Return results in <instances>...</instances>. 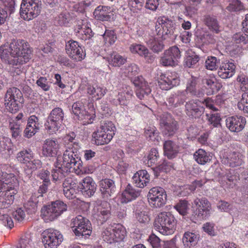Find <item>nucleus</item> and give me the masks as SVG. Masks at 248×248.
<instances>
[{"label": "nucleus", "mask_w": 248, "mask_h": 248, "mask_svg": "<svg viewBox=\"0 0 248 248\" xmlns=\"http://www.w3.org/2000/svg\"><path fill=\"white\" fill-rule=\"evenodd\" d=\"M31 52L29 44L23 40H14L0 47V58L11 66L10 70L14 75L23 72V65L31 59Z\"/></svg>", "instance_id": "1"}, {"label": "nucleus", "mask_w": 248, "mask_h": 248, "mask_svg": "<svg viewBox=\"0 0 248 248\" xmlns=\"http://www.w3.org/2000/svg\"><path fill=\"white\" fill-rule=\"evenodd\" d=\"M175 30V23L173 20L165 16L158 17L155 22L154 35L147 42L148 46L155 52L162 51L164 47L163 41L172 34Z\"/></svg>", "instance_id": "2"}, {"label": "nucleus", "mask_w": 248, "mask_h": 248, "mask_svg": "<svg viewBox=\"0 0 248 248\" xmlns=\"http://www.w3.org/2000/svg\"><path fill=\"white\" fill-rule=\"evenodd\" d=\"M18 185L17 178L13 173H7L0 169V207L7 208L13 203Z\"/></svg>", "instance_id": "3"}, {"label": "nucleus", "mask_w": 248, "mask_h": 248, "mask_svg": "<svg viewBox=\"0 0 248 248\" xmlns=\"http://www.w3.org/2000/svg\"><path fill=\"white\" fill-rule=\"evenodd\" d=\"M76 151L71 148V145H68V149H66L63 155L58 156V164L62 166L64 171H74L78 175L91 173V170L83 167L82 161L75 154Z\"/></svg>", "instance_id": "4"}, {"label": "nucleus", "mask_w": 248, "mask_h": 248, "mask_svg": "<svg viewBox=\"0 0 248 248\" xmlns=\"http://www.w3.org/2000/svg\"><path fill=\"white\" fill-rule=\"evenodd\" d=\"M116 127L109 121L101 122L100 126L92 134V141L96 145L109 143L115 134Z\"/></svg>", "instance_id": "5"}, {"label": "nucleus", "mask_w": 248, "mask_h": 248, "mask_svg": "<svg viewBox=\"0 0 248 248\" xmlns=\"http://www.w3.org/2000/svg\"><path fill=\"white\" fill-rule=\"evenodd\" d=\"M176 220L169 212L159 213L154 221L155 229L165 235L172 234L175 230Z\"/></svg>", "instance_id": "6"}, {"label": "nucleus", "mask_w": 248, "mask_h": 248, "mask_svg": "<svg viewBox=\"0 0 248 248\" xmlns=\"http://www.w3.org/2000/svg\"><path fill=\"white\" fill-rule=\"evenodd\" d=\"M126 235L124 227L120 224L109 226L102 230L101 238L108 244L119 243L123 241Z\"/></svg>", "instance_id": "7"}, {"label": "nucleus", "mask_w": 248, "mask_h": 248, "mask_svg": "<svg viewBox=\"0 0 248 248\" xmlns=\"http://www.w3.org/2000/svg\"><path fill=\"white\" fill-rule=\"evenodd\" d=\"M86 100L82 99L72 105L73 113L77 116L78 120L82 121L84 124H91L95 117V112L92 103L88 104V110H86L85 103Z\"/></svg>", "instance_id": "8"}, {"label": "nucleus", "mask_w": 248, "mask_h": 248, "mask_svg": "<svg viewBox=\"0 0 248 248\" xmlns=\"http://www.w3.org/2000/svg\"><path fill=\"white\" fill-rule=\"evenodd\" d=\"M41 9V0H22L20 9V16L25 20H32L40 15Z\"/></svg>", "instance_id": "9"}, {"label": "nucleus", "mask_w": 248, "mask_h": 248, "mask_svg": "<svg viewBox=\"0 0 248 248\" xmlns=\"http://www.w3.org/2000/svg\"><path fill=\"white\" fill-rule=\"evenodd\" d=\"M23 102L22 93L16 87L9 88L4 96V106L6 110L12 113L16 112L19 109L20 104Z\"/></svg>", "instance_id": "10"}, {"label": "nucleus", "mask_w": 248, "mask_h": 248, "mask_svg": "<svg viewBox=\"0 0 248 248\" xmlns=\"http://www.w3.org/2000/svg\"><path fill=\"white\" fill-rule=\"evenodd\" d=\"M64 118V112L60 108H56L52 110L45 124L46 129L49 134L56 133L63 127L62 125Z\"/></svg>", "instance_id": "11"}, {"label": "nucleus", "mask_w": 248, "mask_h": 248, "mask_svg": "<svg viewBox=\"0 0 248 248\" xmlns=\"http://www.w3.org/2000/svg\"><path fill=\"white\" fill-rule=\"evenodd\" d=\"M67 210V205L63 202L57 201L51 204L46 205L41 209V216L46 222L56 219Z\"/></svg>", "instance_id": "12"}, {"label": "nucleus", "mask_w": 248, "mask_h": 248, "mask_svg": "<svg viewBox=\"0 0 248 248\" xmlns=\"http://www.w3.org/2000/svg\"><path fill=\"white\" fill-rule=\"evenodd\" d=\"M71 227L75 235L79 238H86L92 233V227L90 221L80 215L72 219Z\"/></svg>", "instance_id": "13"}, {"label": "nucleus", "mask_w": 248, "mask_h": 248, "mask_svg": "<svg viewBox=\"0 0 248 248\" xmlns=\"http://www.w3.org/2000/svg\"><path fill=\"white\" fill-rule=\"evenodd\" d=\"M16 157L18 162L25 164V167L31 172L42 167L41 160L34 158V154L30 149H24L19 152Z\"/></svg>", "instance_id": "14"}, {"label": "nucleus", "mask_w": 248, "mask_h": 248, "mask_svg": "<svg viewBox=\"0 0 248 248\" xmlns=\"http://www.w3.org/2000/svg\"><path fill=\"white\" fill-rule=\"evenodd\" d=\"M41 238L45 248H57L63 241V236L60 232L51 228L44 231Z\"/></svg>", "instance_id": "15"}, {"label": "nucleus", "mask_w": 248, "mask_h": 248, "mask_svg": "<svg viewBox=\"0 0 248 248\" xmlns=\"http://www.w3.org/2000/svg\"><path fill=\"white\" fill-rule=\"evenodd\" d=\"M192 207L195 209V215L200 219L208 218L212 212L211 204L205 198L195 199L192 203Z\"/></svg>", "instance_id": "16"}, {"label": "nucleus", "mask_w": 248, "mask_h": 248, "mask_svg": "<svg viewBox=\"0 0 248 248\" xmlns=\"http://www.w3.org/2000/svg\"><path fill=\"white\" fill-rule=\"evenodd\" d=\"M148 201L151 206L157 208L163 206L167 201V194L165 190L161 187L151 188L148 194Z\"/></svg>", "instance_id": "17"}, {"label": "nucleus", "mask_w": 248, "mask_h": 248, "mask_svg": "<svg viewBox=\"0 0 248 248\" xmlns=\"http://www.w3.org/2000/svg\"><path fill=\"white\" fill-rule=\"evenodd\" d=\"M180 58L179 49L178 47L173 46L164 51L160 58V62L163 66H175L178 65Z\"/></svg>", "instance_id": "18"}, {"label": "nucleus", "mask_w": 248, "mask_h": 248, "mask_svg": "<svg viewBox=\"0 0 248 248\" xmlns=\"http://www.w3.org/2000/svg\"><path fill=\"white\" fill-rule=\"evenodd\" d=\"M158 83L161 89L168 90L179 84V77L175 72H168L160 76Z\"/></svg>", "instance_id": "19"}, {"label": "nucleus", "mask_w": 248, "mask_h": 248, "mask_svg": "<svg viewBox=\"0 0 248 248\" xmlns=\"http://www.w3.org/2000/svg\"><path fill=\"white\" fill-rule=\"evenodd\" d=\"M65 49L68 56L75 61H81L85 57L83 48L77 41H69L66 44Z\"/></svg>", "instance_id": "20"}, {"label": "nucleus", "mask_w": 248, "mask_h": 248, "mask_svg": "<svg viewBox=\"0 0 248 248\" xmlns=\"http://www.w3.org/2000/svg\"><path fill=\"white\" fill-rule=\"evenodd\" d=\"M133 97V91L132 88L127 85H123L118 91L116 98L113 99V102L121 106H127L130 100Z\"/></svg>", "instance_id": "21"}, {"label": "nucleus", "mask_w": 248, "mask_h": 248, "mask_svg": "<svg viewBox=\"0 0 248 248\" xmlns=\"http://www.w3.org/2000/svg\"><path fill=\"white\" fill-rule=\"evenodd\" d=\"M202 103L198 99L191 100L186 104V114L191 118H197L203 113L204 108L201 106Z\"/></svg>", "instance_id": "22"}, {"label": "nucleus", "mask_w": 248, "mask_h": 248, "mask_svg": "<svg viewBox=\"0 0 248 248\" xmlns=\"http://www.w3.org/2000/svg\"><path fill=\"white\" fill-rule=\"evenodd\" d=\"M246 123L245 118L241 116H233L226 120L227 127L232 132H238L243 129Z\"/></svg>", "instance_id": "23"}, {"label": "nucleus", "mask_w": 248, "mask_h": 248, "mask_svg": "<svg viewBox=\"0 0 248 248\" xmlns=\"http://www.w3.org/2000/svg\"><path fill=\"white\" fill-rule=\"evenodd\" d=\"M160 125L163 129L164 134L168 136L173 135L178 128L177 122L168 114L161 119Z\"/></svg>", "instance_id": "24"}, {"label": "nucleus", "mask_w": 248, "mask_h": 248, "mask_svg": "<svg viewBox=\"0 0 248 248\" xmlns=\"http://www.w3.org/2000/svg\"><path fill=\"white\" fill-rule=\"evenodd\" d=\"M78 190L86 197L93 195L96 189V185L93 180L89 176L84 178L78 185Z\"/></svg>", "instance_id": "25"}, {"label": "nucleus", "mask_w": 248, "mask_h": 248, "mask_svg": "<svg viewBox=\"0 0 248 248\" xmlns=\"http://www.w3.org/2000/svg\"><path fill=\"white\" fill-rule=\"evenodd\" d=\"M75 31L77 36L83 40L90 39L93 36V31L90 25L83 20H79L76 25Z\"/></svg>", "instance_id": "26"}, {"label": "nucleus", "mask_w": 248, "mask_h": 248, "mask_svg": "<svg viewBox=\"0 0 248 248\" xmlns=\"http://www.w3.org/2000/svg\"><path fill=\"white\" fill-rule=\"evenodd\" d=\"M133 83L136 87V95L140 99H143L151 93V90L148 83L143 78H137Z\"/></svg>", "instance_id": "27"}, {"label": "nucleus", "mask_w": 248, "mask_h": 248, "mask_svg": "<svg viewBox=\"0 0 248 248\" xmlns=\"http://www.w3.org/2000/svg\"><path fill=\"white\" fill-rule=\"evenodd\" d=\"M59 149V144L56 140L47 139L45 140L42 153L46 156H54L57 155Z\"/></svg>", "instance_id": "28"}, {"label": "nucleus", "mask_w": 248, "mask_h": 248, "mask_svg": "<svg viewBox=\"0 0 248 248\" xmlns=\"http://www.w3.org/2000/svg\"><path fill=\"white\" fill-rule=\"evenodd\" d=\"M107 89L102 85H89L87 87V93L93 100H98L102 98L107 93Z\"/></svg>", "instance_id": "29"}, {"label": "nucleus", "mask_w": 248, "mask_h": 248, "mask_svg": "<svg viewBox=\"0 0 248 248\" xmlns=\"http://www.w3.org/2000/svg\"><path fill=\"white\" fill-rule=\"evenodd\" d=\"M200 234L194 231L186 232L183 236L182 240L183 248H192L198 243Z\"/></svg>", "instance_id": "30"}, {"label": "nucleus", "mask_w": 248, "mask_h": 248, "mask_svg": "<svg viewBox=\"0 0 248 248\" xmlns=\"http://www.w3.org/2000/svg\"><path fill=\"white\" fill-rule=\"evenodd\" d=\"M39 119L35 115L31 116L28 120L27 127L24 130V136L30 138L35 134L40 128Z\"/></svg>", "instance_id": "31"}, {"label": "nucleus", "mask_w": 248, "mask_h": 248, "mask_svg": "<svg viewBox=\"0 0 248 248\" xmlns=\"http://www.w3.org/2000/svg\"><path fill=\"white\" fill-rule=\"evenodd\" d=\"M95 216L97 220L101 223L105 222L109 217L110 215V206L107 202H102L96 207Z\"/></svg>", "instance_id": "32"}, {"label": "nucleus", "mask_w": 248, "mask_h": 248, "mask_svg": "<svg viewBox=\"0 0 248 248\" xmlns=\"http://www.w3.org/2000/svg\"><path fill=\"white\" fill-rule=\"evenodd\" d=\"M63 192L65 196L69 199H73L76 197L77 186V182L71 177L66 178L62 184Z\"/></svg>", "instance_id": "33"}, {"label": "nucleus", "mask_w": 248, "mask_h": 248, "mask_svg": "<svg viewBox=\"0 0 248 248\" xmlns=\"http://www.w3.org/2000/svg\"><path fill=\"white\" fill-rule=\"evenodd\" d=\"M100 190L104 198H108L115 192V186L113 180L109 179L100 181Z\"/></svg>", "instance_id": "34"}, {"label": "nucleus", "mask_w": 248, "mask_h": 248, "mask_svg": "<svg viewBox=\"0 0 248 248\" xmlns=\"http://www.w3.org/2000/svg\"><path fill=\"white\" fill-rule=\"evenodd\" d=\"M133 183L137 187L143 188L150 181V175L147 170H140L134 174L132 177Z\"/></svg>", "instance_id": "35"}, {"label": "nucleus", "mask_w": 248, "mask_h": 248, "mask_svg": "<svg viewBox=\"0 0 248 248\" xmlns=\"http://www.w3.org/2000/svg\"><path fill=\"white\" fill-rule=\"evenodd\" d=\"M235 69V66L232 62H224L220 65L217 74L222 78H230L234 74Z\"/></svg>", "instance_id": "36"}, {"label": "nucleus", "mask_w": 248, "mask_h": 248, "mask_svg": "<svg viewBox=\"0 0 248 248\" xmlns=\"http://www.w3.org/2000/svg\"><path fill=\"white\" fill-rule=\"evenodd\" d=\"M93 15L97 20L108 21L112 18L113 14L110 7L100 5L95 9Z\"/></svg>", "instance_id": "37"}, {"label": "nucleus", "mask_w": 248, "mask_h": 248, "mask_svg": "<svg viewBox=\"0 0 248 248\" xmlns=\"http://www.w3.org/2000/svg\"><path fill=\"white\" fill-rule=\"evenodd\" d=\"M130 52L133 54H138L140 56L144 57L149 62H151L154 57L149 53L148 49L143 45L138 44H132L129 47Z\"/></svg>", "instance_id": "38"}, {"label": "nucleus", "mask_w": 248, "mask_h": 248, "mask_svg": "<svg viewBox=\"0 0 248 248\" xmlns=\"http://www.w3.org/2000/svg\"><path fill=\"white\" fill-rule=\"evenodd\" d=\"M198 79L194 77H191L188 79L186 88L184 92H186V95L189 94L191 96H195L200 97L202 94V93L200 91L198 85Z\"/></svg>", "instance_id": "39"}, {"label": "nucleus", "mask_w": 248, "mask_h": 248, "mask_svg": "<svg viewBox=\"0 0 248 248\" xmlns=\"http://www.w3.org/2000/svg\"><path fill=\"white\" fill-rule=\"evenodd\" d=\"M203 83L207 89V94L211 95L218 91L221 87L214 76H209L203 80Z\"/></svg>", "instance_id": "40"}, {"label": "nucleus", "mask_w": 248, "mask_h": 248, "mask_svg": "<svg viewBox=\"0 0 248 248\" xmlns=\"http://www.w3.org/2000/svg\"><path fill=\"white\" fill-rule=\"evenodd\" d=\"M140 195L139 191L136 190L130 185H128L122 193L120 201L122 203H127L132 200L135 199Z\"/></svg>", "instance_id": "41"}, {"label": "nucleus", "mask_w": 248, "mask_h": 248, "mask_svg": "<svg viewBox=\"0 0 248 248\" xmlns=\"http://www.w3.org/2000/svg\"><path fill=\"white\" fill-rule=\"evenodd\" d=\"M245 155L239 152H231L226 156L227 163L230 166L234 167L241 165L244 162Z\"/></svg>", "instance_id": "42"}, {"label": "nucleus", "mask_w": 248, "mask_h": 248, "mask_svg": "<svg viewBox=\"0 0 248 248\" xmlns=\"http://www.w3.org/2000/svg\"><path fill=\"white\" fill-rule=\"evenodd\" d=\"M203 21L208 29L213 33L217 34L221 31V27L216 17L210 16H206L204 17Z\"/></svg>", "instance_id": "43"}, {"label": "nucleus", "mask_w": 248, "mask_h": 248, "mask_svg": "<svg viewBox=\"0 0 248 248\" xmlns=\"http://www.w3.org/2000/svg\"><path fill=\"white\" fill-rule=\"evenodd\" d=\"M188 97L186 95V92L179 91L170 94L168 98V102L170 106L177 107L184 102Z\"/></svg>", "instance_id": "44"}, {"label": "nucleus", "mask_w": 248, "mask_h": 248, "mask_svg": "<svg viewBox=\"0 0 248 248\" xmlns=\"http://www.w3.org/2000/svg\"><path fill=\"white\" fill-rule=\"evenodd\" d=\"M40 198H42L41 195L33 194L28 202L25 203L24 207L28 214H32L37 211Z\"/></svg>", "instance_id": "45"}, {"label": "nucleus", "mask_w": 248, "mask_h": 248, "mask_svg": "<svg viewBox=\"0 0 248 248\" xmlns=\"http://www.w3.org/2000/svg\"><path fill=\"white\" fill-rule=\"evenodd\" d=\"M179 147L171 140L166 141L164 144V155L169 158L176 156L179 152Z\"/></svg>", "instance_id": "46"}, {"label": "nucleus", "mask_w": 248, "mask_h": 248, "mask_svg": "<svg viewBox=\"0 0 248 248\" xmlns=\"http://www.w3.org/2000/svg\"><path fill=\"white\" fill-rule=\"evenodd\" d=\"M194 157L198 163L204 165L211 161L212 156L205 150L200 149L194 153Z\"/></svg>", "instance_id": "47"}, {"label": "nucleus", "mask_w": 248, "mask_h": 248, "mask_svg": "<svg viewBox=\"0 0 248 248\" xmlns=\"http://www.w3.org/2000/svg\"><path fill=\"white\" fill-rule=\"evenodd\" d=\"M72 20V17L67 10H64L55 18V23L59 26L67 27Z\"/></svg>", "instance_id": "48"}, {"label": "nucleus", "mask_w": 248, "mask_h": 248, "mask_svg": "<svg viewBox=\"0 0 248 248\" xmlns=\"http://www.w3.org/2000/svg\"><path fill=\"white\" fill-rule=\"evenodd\" d=\"M173 6L178 12L183 13L186 16L189 17H192L197 13V10L195 7L186 6L181 2L174 4Z\"/></svg>", "instance_id": "49"}, {"label": "nucleus", "mask_w": 248, "mask_h": 248, "mask_svg": "<svg viewBox=\"0 0 248 248\" xmlns=\"http://www.w3.org/2000/svg\"><path fill=\"white\" fill-rule=\"evenodd\" d=\"M65 169L62 167L60 164L58 165L56 162L55 163V168L51 171V175L53 181L60 180L64 177L68 171H64Z\"/></svg>", "instance_id": "50"}, {"label": "nucleus", "mask_w": 248, "mask_h": 248, "mask_svg": "<svg viewBox=\"0 0 248 248\" xmlns=\"http://www.w3.org/2000/svg\"><path fill=\"white\" fill-rule=\"evenodd\" d=\"M199 61V57L192 50H187L184 60V64L190 68L194 65Z\"/></svg>", "instance_id": "51"}, {"label": "nucleus", "mask_w": 248, "mask_h": 248, "mask_svg": "<svg viewBox=\"0 0 248 248\" xmlns=\"http://www.w3.org/2000/svg\"><path fill=\"white\" fill-rule=\"evenodd\" d=\"M135 217L137 220L140 223L146 224L149 222L150 217L144 206L138 209L136 211Z\"/></svg>", "instance_id": "52"}, {"label": "nucleus", "mask_w": 248, "mask_h": 248, "mask_svg": "<svg viewBox=\"0 0 248 248\" xmlns=\"http://www.w3.org/2000/svg\"><path fill=\"white\" fill-rule=\"evenodd\" d=\"M106 59L108 63L113 66H120L126 61L124 58L117 53H113Z\"/></svg>", "instance_id": "53"}, {"label": "nucleus", "mask_w": 248, "mask_h": 248, "mask_svg": "<svg viewBox=\"0 0 248 248\" xmlns=\"http://www.w3.org/2000/svg\"><path fill=\"white\" fill-rule=\"evenodd\" d=\"M23 126V124L15 121L13 120L10 123L9 128L11 130L13 138L16 139L20 135Z\"/></svg>", "instance_id": "54"}, {"label": "nucleus", "mask_w": 248, "mask_h": 248, "mask_svg": "<svg viewBox=\"0 0 248 248\" xmlns=\"http://www.w3.org/2000/svg\"><path fill=\"white\" fill-rule=\"evenodd\" d=\"M145 136L147 139L152 141L158 140L159 137L156 128L153 126H147L145 129Z\"/></svg>", "instance_id": "55"}, {"label": "nucleus", "mask_w": 248, "mask_h": 248, "mask_svg": "<svg viewBox=\"0 0 248 248\" xmlns=\"http://www.w3.org/2000/svg\"><path fill=\"white\" fill-rule=\"evenodd\" d=\"M75 138L74 133H71L70 135H66L64 138V142L66 145V149H68V145H71V148H72L74 150L77 151L78 148V144L74 141Z\"/></svg>", "instance_id": "56"}, {"label": "nucleus", "mask_w": 248, "mask_h": 248, "mask_svg": "<svg viewBox=\"0 0 248 248\" xmlns=\"http://www.w3.org/2000/svg\"><path fill=\"white\" fill-rule=\"evenodd\" d=\"M229 3L226 9L230 12H237L243 9V6L238 0H228Z\"/></svg>", "instance_id": "57"}, {"label": "nucleus", "mask_w": 248, "mask_h": 248, "mask_svg": "<svg viewBox=\"0 0 248 248\" xmlns=\"http://www.w3.org/2000/svg\"><path fill=\"white\" fill-rule=\"evenodd\" d=\"M237 107L239 109L248 113V92L242 94L241 100L237 104Z\"/></svg>", "instance_id": "58"}, {"label": "nucleus", "mask_w": 248, "mask_h": 248, "mask_svg": "<svg viewBox=\"0 0 248 248\" xmlns=\"http://www.w3.org/2000/svg\"><path fill=\"white\" fill-rule=\"evenodd\" d=\"M12 144L9 139H6L0 142V152H5V154L8 155L12 153Z\"/></svg>", "instance_id": "59"}, {"label": "nucleus", "mask_w": 248, "mask_h": 248, "mask_svg": "<svg viewBox=\"0 0 248 248\" xmlns=\"http://www.w3.org/2000/svg\"><path fill=\"white\" fill-rule=\"evenodd\" d=\"M237 81L240 84L241 90L245 92L248 90V77L244 74H239L237 78Z\"/></svg>", "instance_id": "60"}, {"label": "nucleus", "mask_w": 248, "mask_h": 248, "mask_svg": "<svg viewBox=\"0 0 248 248\" xmlns=\"http://www.w3.org/2000/svg\"><path fill=\"white\" fill-rule=\"evenodd\" d=\"M159 157L158 152L156 149L153 148L151 150L148 156L147 164L149 166H152L155 164Z\"/></svg>", "instance_id": "61"}, {"label": "nucleus", "mask_w": 248, "mask_h": 248, "mask_svg": "<svg viewBox=\"0 0 248 248\" xmlns=\"http://www.w3.org/2000/svg\"><path fill=\"white\" fill-rule=\"evenodd\" d=\"M174 208L182 215H185L188 210V202L186 201H180Z\"/></svg>", "instance_id": "62"}, {"label": "nucleus", "mask_w": 248, "mask_h": 248, "mask_svg": "<svg viewBox=\"0 0 248 248\" xmlns=\"http://www.w3.org/2000/svg\"><path fill=\"white\" fill-rule=\"evenodd\" d=\"M102 35L106 43H108L111 45L116 41V36L113 31L106 30L105 33Z\"/></svg>", "instance_id": "63"}, {"label": "nucleus", "mask_w": 248, "mask_h": 248, "mask_svg": "<svg viewBox=\"0 0 248 248\" xmlns=\"http://www.w3.org/2000/svg\"><path fill=\"white\" fill-rule=\"evenodd\" d=\"M32 242L29 235L21 237L17 248H32Z\"/></svg>", "instance_id": "64"}]
</instances>
